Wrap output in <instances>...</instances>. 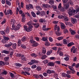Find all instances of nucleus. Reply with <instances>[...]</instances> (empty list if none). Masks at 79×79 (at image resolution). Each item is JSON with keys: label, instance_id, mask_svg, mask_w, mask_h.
<instances>
[{"label": "nucleus", "instance_id": "bb28decb", "mask_svg": "<svg viewBox=\"0 0 79 79\" xmlns=\"http://www.w3.org/2000/svg\"><path fill=\"white\" fill-rule=\"evenodd\" d=\"M47 39H48V38L47 37H44L41 39V40L46 42V41L47 40Z\"/></svg>", "mask_w": 79, "mask_h": 79}, {"label": "nucleus", "instance_id": "a19ab883", "mask_svg": "<svg viewBox=\"0 0 79 79\" xmlns=\"http://www.w3.org/2000/svg\"><path fill=\"white\" fill-rule=\"evenodd\" d=\"M50 45V44L48 42H46L45 43V46H46V47H48Z\"/></svg>", "mask_w": 79, "mask_h": 79}, {"label": "nucleus", "instance_id": "5fc2aeb1", "mask_svg": "<svg viewBox=\"0 0 79 79\" xmlns=\"http://www.w3.org/2000/svg\"><path fill=\"white\" fill-rule=\"evenodd\" d=\"M37 67V66L35 65H33L31 66V68L32 69H35Z\"/></svg>", "mask_w": 79, "mask_h": 79}, {"label": "nucleus", "instance_id": "09e8293b", "mask_svg": "<svg viewBox=\"0 0 79 79\" xmlns=\"http://www.w3.org/2000/svg\"><path fill=\"white\" fill-rule=\"evenodd\" d=\"M23 55L22 54H19L18 53H17L16 56H17V57H21Z\"/></svg>", "mask_w": 79, "mask_h": 79}, {"label": "nucleus", "instance_id": "3c124183", "mask_svg": "<svg viewBox=\"0 0 79 79\" xmlns=\"http://www.w3.org/2000/svg\"><path fill=\"white\" fill-rule=\"evenodd\" d=\"M5 64L4 63V62L0 61V66H3V65H5Z\"/></svg>", "mask_w": 79, "mask_h": 79}, {"label": "nucleus", "instance_id": "b1692460", "mask_svg": "<svg viewBox=\"0 0 79 79\" xmlns=\"http://www.w3.org/2000/svg\"><path fill=\"white\" fill-rule=\"evenodd\" d=\"M45 12L44 11H42L40 12V15L41 16H44L45 15Z\"/></svg>", "mask_w": 79, "mask_h": 79}, {"label": "nucleus", "instance_id": "4c0bfd02", "mask_svg": "<svg viewBox=\"0 0 79 79\" xmlns=\"http://www.w3.org/2000/svg\"><path fill=\"white\" fill-rule=\"evenodd\" d=\"M33 76L34 77H35L36 78H37V79L39 78L40 77H39V75L38 74H34Z\"/></svg>", "mask_w": 79, "mask_h": 79}, {"label": "nucleus", "instance_id": "338daca9", "mask_svg": "<svg viewBox=\"0 0 79 79\" xmlns=\"http://www.w3.org/2000/svg\"><path fill=\"white\" fill-rule=\"evenodd\" d=\"M26 8L27 10H30V6H29V5H27L26 6Z\"/></svg>", "mask_w": 79, "mask_h": 79}, {"label": "nucleus", "instance_id": "aec40b11", "mask_svg": "<svg viewBox=\"0 0 79 79\" xmlns=\"http://www.w3.org/2000/svg\"><path fill=\"white\" fill-rule=\"evenodd\" d=\"M77 20L76 19H72L71 21L73 24H75L77 23Z\"/></svg>", "mask_w": 79, "mask_h": 79}, {"label": "nucleus", "instance_id": "423d86ee", "mask_svg": "<svg viewBox=\"0 0 79 79\" xmlns=\"http://www.w3.org/2000/svg\"><path fill=\"white\" fill-rule=\"evenodd\" d=\"M38 61L36 60H31V62H30L28 63V64H29L30 65H32V64H34V63H38Z\"/></svg>", "mask_w": 79, "mask_h": 79}, {"label": "nucleus", "instance_id": "9d476101", "mask_svg": "<svg viewBox=\"0 0 79 79\" xmlns=\"http://www.w3.org/2000/svg\"><path fill=\"white\" fill-rule=\"evenodd\" d=\"M42 6L45 8H49L50 7V6L49 5L47 4H43Z\"/></svg>", "mask_w": 79, "mask_h": 79}, {"label": "nucleus", "instance_id": "774afa93", "mask_svg": "<svg viewBox=\"0 0 79 79\" xmlns=\"http://www.w3.org/2000/svg\"><path fill=\"white\" fill-rule=\"evenodd\" d=\"M56 46H60V47L62 46V44L59 43H56Z\"/></svg>", "mask_w": 79, "mask_h": 79}, {"label": "nucleus", "instance_id": "a18cd8bd", "mask_svg": "<svg viewBox=\"0 0 79 79\" xmlns=\"http://www.w3.org/2000/svg\"><path fill=\"white\" fill-rule=\"evenodd\" d=\"M42 69V68L39 66H38L37 67L36 70L37 71H41Z\"/></svg>", "mask_w": 79, "mask_h": 79}, {"label": "nucleus", "instance_id": "864d4df0", "mask_svg": "<svg viewBox=\"0 0 79 79\" xmlns=\"http://www.w3.org/2000/svg\"><path fill=\"white\" fill-rule=\"evenodd\" d=\"M66 74L64 73H63L62 74V77H66Z\"/></svg>", "mask_w": 79, "mask_h": 79}, {"label": "nucleus", "instance_id": "13d9d810", "mask_svg": "<svg viewBox=\"0 0 79 79\" xmlns=\"http://www.w3.org/2000/svg\"><path fill=\"white\" fill-rule=\"evenodd\" d=\"M43 75L44 77H47V76H48V74H47V73H43Z\"/></svg>", "mask_w": 79, "mask_h": 79}, {"label": "nucleus", "instance_id": "2eb2a0df", "mask_svg": "<svg viewBox=\"0 0 79 79\" xmlns=\"http://www.w3.org/2000/svg\"><path fill=\"white\" fill-rule=\"evenodd\" d=\"M46 28V26L45 25H44L43 26V31H48V30H50V28Z\"/></svg>", "mask_w": 79, "mask_h": 79}, {"label": "nucleus", "instance_id": "7c9ffc66", "mask_svg": "<svg viewBox=\"0 0 79 79\" xmlns=\"http://www.w3.org/2000/svg\"><path fill=\"white\" fill-rule=\"evenodd\" d=\"M58 18L59 19H63L64 18V16L63 15H59L58 16Z\"/></svg>", "mask_w": 79, "mask_h": 79}, {"label": "nucleus", "instance_id": "69168bd1", "mask_svg": "<svg viewBox=\"0 0 79 79\" xmlns=\"http://www.w3.org/2000/svg\"><path fill=\"white\" fill-rule=\"evenodd\" d=\"M50 60H56V58L54 57H50Z\"/></svg>", "mask_w": 79, "mask_h": 79}, {"label": "nucleus", "instance_id": "79ce46f5", "mask_svg": "<svg viewBox=\"0 0 79 79\" xmlns=\"http://www.w3.org/2000/svg\"><path fill=\"white\" fill-rule=\"evenodd\" d=\"M31 55L32 57H37V55L35 53L31 54Z\"/></svg>", "mask_w": 79, "mask_h": 79}, {"label": "nucleus", "instance_id": "a878e982", "mask_svg": "<svg viewBox=\"0 0 79 79\" xmlns=\"http://www.w3.org/2000/svg\"><path fill=\"white\" fill-rule=\"evenodd\" d=\"M3 39L6 40V42H7L8 40H10V38L8 37L4 36L3 37Z\"/></svg>", "mask_w": 79, "mask_h": 79}, {"label": "nucleus", "instance_id": "e433bc0d", "mask_svg": "<svg viewBox=\"0 0 79 79\" xmlns=\"http://www.w3.org/2000/svg\"><path fill=\"white\" fill-rule=\"evenodd\" d=\"M70 32H71V34L72 35H74L76 32L73 30H70Z\"/></svg>", "mask_w": 79, "mask_h": 79}, {"label": "nucleus", "instance_id": "473e14b6", "mask_svg": "<svg viewBox=\"0 0 79 79\" xmlns=\"http://www.w3.org/2000/svg\"><path fill=\"white\" fill-rule=\"evenodd\" d=\"M35 8L37 10H38V11H39V10H42V8H41L39 6H36L35 7Z\"/></svg>", "mask_w": 79, "mask_h": 79}, {"label": "nucleus", "instance_id": "cd10ccee", "mask_svg": "<svg viewBox=\"0 0 79 79\" xmlns=\"http://www.w3.org/2000/svg\"><path fill=\"white\" fill-rule=\"evenodd\" d=\"M39 21L40 23H43L45 22V19L41 18L39 19Z\"/></svg>", "mask_w": 79, "mask_h": 79}, {"label": "nucleus", "instance_id": "603ef678", "mask_svg": "<svg viewBox=\"0 0 79 79\" xmlns=\"http://www.w3.org/2000/svg\"><path fill=\"white\" fill-rule=\"evenodd\" d=\"M37 45H38V44H37V43H33V44L32 45V46L33 47H37Z\"/></svg>", "mask_w": 79, "mask_h": 79}, {"label": "nucleus", "instance_id": "37998d69", "mask_svg": "<svg viewBox=\"0 0 79 79\" xmlns=\"http://www.w3.org/2000/svg\"><path fill=\"white\" fill-rule=\"evenodd\" d=\"M65 24L66 25H68V26H69V25H71V23L69 22H66Z\"/></svg>", "mask_w": 79, "mask_h": 79}, {"label": "nucleus", "instance_id": "de8ad7c7", "mask_svg": "<svg viewBox=\"0 0 79 79\" xmlns=\"http://www.w3.org/2000/svg\"><path fill=\"white\" fill-rule=\"evenodd\" d=\"M21 40L23 42H24V41H26V36H24L22 39Z\"/></svg>", "mask_w": 79, "mask_h": 79}, {"label": "nucleus", "instance_id": "a211bd4d", "mask_svg": "<svg viewBox=\"0 0 79 79\" xmlns=\"http://www.w3.org/2000/svg\"><path fill=\"white\" fill-rule=\"evenodd\" d=\"M2 53H5L6 54L8 55V54H9V53H10V51H7L6 50H4L2 51Z\"/></svg>", "mask_w": 79, "mask_h": 79}, {"label": "nucleus", "instance_id": "680f3d73", "mask_svg": "<svg viewBox=\"0 0 79 79\" xmlns=\"http://www.w3.org/2000/svg\"><path fill=\"white\" fill-rule=\"evenodd\" d=\"M0 33L2 35H5V32L3 31H1Z\"/></svg>", "mask_w": 79, "mask_h": 79}, {"label": "nucleus", "instance_id": "9b49d317", "mask_svg": "<svg viewBox=\"0 0 79 79\" xmlns=\"http://www.w3.org/2000/svg\"><path fill=\"white\" fill-rule=\"evenodd\" d=\"M60 27L62 29H64L66 28V26L63 23L60 22Z\"/></svg>", "mask_w": 79, "mask_h": 79}, {"label": "nucleus", "instance_id": "f257e3e1", "mask_svg": "<svg viewBox=\"0 0 79 79\" xmlns=\"http://www.w3.org/2000/svg\"><path fill=\"white\" fill-rule=\"evenodd\" d=\"M58 8L60 11L64 12L66 10H68V9L69 8V5L65 4H64V6L62 7L61 6V3H60L58 6Z\"/></svg>", "mask_w": 79, "mask_h": 79}, {"label": "nucleus", "instance_id": "4d7b16f0", "mask_svg": "<svg viewBox=\"0 0 79 79\" xmlns=\"http://www.w3.org/2000/svg\"><path fill=\"white\" fill-rule=\"evenodd\" d=\"M43 63H44V64H46L48 63V60H45L43 61Z\"/></svg>", "mask_w": 79, "mask_h": 79}, {"label": "nucleus", "instance_id": "6e6d98bb", "mask_svg": "<svg viewBox=\"0 0 79 79\" xmlns=\"http://www.w3.org/2000/svg\"><path fill=\"white\" fill-rule=\"evenodd\" d=\"M25 21H26V18H22V21L23 23H24L25 22Z\"/></svg>", "mask_w": 79, "mask_h": 79}, {"label": "nucleus", "instance_id": "6ab92c4d", "mask_svg": "<svg viewBox=\"0 0 79 79\" xmlns=\"http://www.w3.org/2000/svg\"><path fill=\"white\" fill-rule=\"evenodd\" d=\"M63 43L64 44H67L69 42V40L64 39L63 40Z\"/></svg>", "mask_w": 79, "mask_h": 79}, {"label": "nucleus", "instance_id": "39448f33", "mask_svg": "<svg viewBox=\"0 0 79 79\" xmlns=\"http://www.w3.org/2000/svg\"><path fill=\"white\" fill-rule=\"evenodd\" d=\"M64 4V5H71L72 6H73V2H72V1H70L69 2V1L68 0H65V3L63 2Z\"/></svg>", "mask_w": 79, "mask_h": 79}, {"label": "nucleus", "instance_id": "4468645a", "mask_svg": "<svg viewBox=\"0 0 79 79\" xmlns=\"http://www.w3.org/2000/svg\"><path fill=\"white\" fill-rule=\"evenodd\" d=\"M32 24L33 26H34L35 28H36V29L40 26L39 25V23H32Z\"/></svg>", "mask_w": 79, "mask_h": 79}, {"label": "nucleus", "instance_id": "e2e57ef3", "mask_svg": "<svg viewBox=\"0 0 79 79\" xmlns=\"http://www.w3.org/2000/svg\"><path fill=\"white\" fill-rule=\"evenodd\" d=\"M21 47H22V48H23V49H25L26 48V47L25 45H23L21 44Z\"/></svg>", "mask_w": 79, "mask_h": 79}, {"label": "nucleus", "instance_id": "c756f323", "mask_svg": "<svg viewBox=\"0 0 79 79\" xmlns=\"http://www.w3.org/2000/svg\"><path fill=\"white\" fill-rule=\"evenodd\" d=\"M23 70L27 72V71H30V68H26L24 67L23 68Z\"/></svg>", "mask_w": 79, "mask_h": 79}, {"label": "nucleus", "instance_id": "7ed1b4c3", "mask_svg": "<svg viewBox=\"0 0 79 79\" xmlns=\"http://www.w3.org/2000/svg\"><path fill=\"white\" fill-rule=\"evenodd\" d=\"M27 25L29 27L27 28L26 31L29 32L32 31V28L33 27V26L32 25V21H30L27 23Z\"/></svg>", "mask_w": 79, "mask_h": 79}, {"label": "nucleus", "instance_id": "c85d7f7f", "mask_svg": "<svg viewBox=\"0 0 79 79\" xmlns=\"http://www.w3.org/2000/svg\"><path fill=\"white\" fill-rule=\"evenodd\" d=\"M74 44L73 43V42H71V43H69L67 44V46L68 47H71V46H72V45H74Z\"/></svg>", "mask_w": 79, "mask_h": 79}, {"label": "nucleus", "instance_id": "f3484780", "mask_svg": "<svg viewBox=\"0 0 79 79\" xmlns=\"http://www.w3.org/2000/svg\"><path fill=\"white\" fill-rule=\"evenodd\" d=\"M16 23V20L14 19H12L11 21V24H12V26H15V24Z\"/></svg>", "mask_w": 79, "mask_h": 79}, {"label": "nucleus", "instance_id": "f03ea898", "mask_svg": "<svg viewBox=\"0 0 79 79\" xmlns=\"http://www.w3.org/2000/svg\"><path fill=\"white\" fill-rule=\"evenodd\" d=\"M60 27L58 26L57 25H55L54 26V31L55 32V33L57 36H60L61 35V33L59 32L60 31Z\"/></svg>", "mask_w": 79, "mask_h": 79}, {"label": "nucleus", "instance_id": "ddd939ff", "mask_svg": "<svg viewBox=\"0 0 79 79\" xmlns=\"http://www.w3.org/2000/svg\"><path fill=\"white\" fill-rule=\"evenodd\" d=\"M73 66H71V67L70 66H69L68 68L70 69L71 71H72V74H74V73H75V70L73 69Z\"/></svg>", "mask_w": 79, "mask_h": 79}, {"label": "nucleus", "instance_id": "ea45409f", "mask_svg": "<svg viewBox=\"0 0 79 79\" xmlns=\"http://www.w3.org/2000/svg\"><path fill=\"white\" fill-rule=\"evenodd\" d=\"M48 3L52 5V4H53V3H54V1L53 0H50L49 1Z\"/></svg>", "mask_w": 79, "mask_h": 79}, {"label": "nucleus", "instance_id": "393cba45", "mask_svg": "<svg viewBox=\"0 0 79 79\" xmlns=\"http://www.w3.org/2000/svg\"><path fill=\"white\" fill-rule=\"evenodd\" d=\"M42 53L43 54H45L46 53V48H43L42 51Z\"/></svg>", "mask_w": 79, "mask_h": 79}, {"label": "nucleus", "instance_id": "412c9836", "mask_svg": "<svg viewBox=\"0 0 79 79\" xmlns=\"http://www.w3.org/2000/svg\"><path fill=\"white\" fill-rule=\"evenodd\" d=\"M6 32L7 34H8L10 32V27L9 26L7 27L6 30Z\"/></svg>", "mask_w": 79, "mask_h": 79}, {"label": "nucleus", "instance_id": "72a5a7b5", "mask_svg": "<svg viewBox=\"0 0 79 79\" xmlns=\"http://www.w3.org/2000/svg\"><path fill=\"white\" fill-rule=\"evenodd\" d=\"M17 45V44L16 43H15L14 44H13L12 45V48L14 49H16V46Z\"/></svg>", "mask_w": 79, "mask_h": 79}, {"label": "nucleus", "instance_id": "0e129e2a", "mask_svg": "<svg viewBox=\"0 0 79 79\" xmlns=\"http://www.w3.org/2000/svg\"><path fill=\"white\" fill-rule=\"evenodd\" d=\"M55 63L56 64H60L61 63V62H60V61H56Z\"/></svg>", "mask_w": 79, "mask_h": 79}, {"label": "nucleus", "instance_id": "f704fd0d", "mask_svg": "<svg viewBox=\"0 0 79 79\" xmlns=\"http://www.w3.org/2000/svg\"><path fill=\"white\" fill-rule=\"evenodd\" d=\"M15 65H16V66H19L20 67L23 66L22 64L19 63H16L15 64Z\"/></svg>", "mask_w": 79, "mask_h": 79}, {"label": "nucleus", "instance_id": "2f4dec72", "mask_svg": "<svg viewBox=\"0 0 79 79\" xmlns=\"http://www.w3.org/2000/svg\"><path fill=\"white\" fill-rule=\"evenodd\" d=\"M52 53V50H50L48 51L47 53V55H50L51 53Z\"/></svg>", "mask_w": 79, "mask_h": 79}, {"label": "nucleus", "instance_id": "052dcab7", "mask_svg": "<svg viewBox=\"0 0 79 79\" xmlns=\"http://www.w3.org/2000/svg\"><path fill=\"white\" fill-rule=\"evenodd\" d=\"M64 34L68 33V30L67 29H65L64 30Z\"/></svg>", "mask_w": 79, "mask_h": 79}, {"label": "nucleus", "instance_id": "20e7f679", "mask_svg": "<svg viewBox=\"0 0 79 79\" xmlns=\"http://www.w3.org/2000/svg\"><path fill=\"white\" fill-rule=\"evenodd\" d=\"M12 28H11L12 30L13 29H14L15 31H18L19 29L20 28V27H21V24H18L17 26H15V25H12Z\"/></svg>", "mask_w": 79, "mask_h": 79}, {"label": "nucleus", "instance_id": "0eeeda50", "mask_svg": "<svg viewBox=\"0 0 79 79\" xmlns=\"http://www.w3.org/2000/svg\"><path fill=\"white\" fill-rule=\"evenodd\" d=\"M13 44L12 42H10L8 44H6L4 45L5 47H6L7 48H10L11 46H12L13 45Z\"/></svg>", "mask_w": 79, "mask_h": 79}, {"label": "nucleus", "instance_id": "5701e85b", "mask_svg": "<svg viewBox=\"0 0 79 79\" xmlns=\"http://www.w3.org/2000/svg\"><path fill=\"white\" fill-rule=\"evenodd\" d=\"M21 59L23 61H26V58L25 57H24V55H22V56H21Z\"/></svg>", "mask_w": 79, "mask_h": 79}, {"label": "nucleus", "instance_id": "49530a36", "mask_svg": "<svg viewBox=\"0 0 79 79\" xmlns=\"http://www.w3.org/2000/svg\"><path fill=\"white\" fill-rule=\"evenodd\" d=\"M64 39L63 37H59L57 39L58 40H63Z\"/></svg>", "mask_w": 79, "mask_h": 79}, {"label": "nucleus", "instance_id": "bf43d9fd", "mask_svg": "<svg viewBox=\"0 0 79 79\" xmlns=\"http://www.w3.org/2000/svg\"><path fill=\"white\" fill-rule=\"evenodd\" d=\"M47 73L48 74H51V70L50 69H48L47 71Z\"/></svg>", "mask_w": 79, "mask_h": 79}, {"label": "nucleus", "instance_id": "6e6552de", "mask_svg": "<svg viewBox=\"0 0 79 79\" xmlns=\"http://www.w3.org/2000/svg\"><path fill=\"white\" fill-rule=\"evenodd\" d=\"M77 48H75L74 46L72 47L71 49V52H73V53H75L77 52Z\"/></svg>", "mask_w": 79, "mask_h": 79}, {"label": "nucleus", "instance_id": "c9c22d12", "mask_svg": "<svg viewBox=\"0 0 79 79\" xmlns=\"http://www.w3.org/2000/svg\"><path fill=\"white\" fill-rule=\"evenodd\" d=\"M31 14L32 16L34 18H35L36 17V15H35V14L34 12L32 11L31 12Z\"/></svg>", "mask_w": 79, "mask_h": 79}, {"label": "nucleus", "instance_id": "c03bdc74", "mask_svg": "<svg viewBox=\"0 0 79 79\" xmlns=\"http://www.w3.org/2000/svg\"><path fill=\"white\" fill-rule=\"evenodd\" d=\"M9 58H10L9 57H6L4 58V60L5 61H8Z\"/></svg>", "mask_w": 79, "mask_h": 79}, {"label": "nucleus", "instance_id": "58836bf2", "mask_svg": "<svg viewBox=\"0 0 79 79\" xmlns=\"http://www.w3.org/2000/svg\"><path fill=\"white\" fill-rule=\"evenodd\" d=\"M21 44V40H19L18 42V46L19 47Z\"/></svg>", "mask_w": 79, "mask_h": 79}, {"label": "nucleus", "instance_id": "8fccbe9b", "mask_svg": "<svg viewBox=\"0 0 79 79\" xmlns=\"http://www.w3.org/2000/svg\"><path fill=\"white\" fill-rule=\"evenodd\" d=\"M47 56L46 55H44V56H43L42 57H41V59H42V60H44V59H45L46 58H47Z\"/></svg>", "mask_w": 79, "mask_h": 79}, {"label": "nucleus", "instance_id": "f8f14e48", "mask_svg": "<svg viewBox=\"0 0 79 79\" xmlns=\"http://www.w3.org/2000/svg\"><path fill=\"white\" fill-rule=\"evenodd\" d=\"M47 65L48 66H55V63L50 62L48 63Z\"/></svg>", "mask_w": 79, "mask_h": 79}, {"label": "nucleus", "instance_id": "dca6fc26", "mask_svg": "<svg viewBox=\"0 0 79 79\" xmlns=\"http://www.w3.org/2000/svg\"><path fill=\"white\" fill-rule=\"evenodd\" d=\"M2 74H4V75H6L8 74V72L7 71L5 70V69H3L2 70Z\"/></svg>", "mask_w": 79, "mask_h": 79}, {"label": "nucleus", "instance_id": "4be33fe9", "mask_svg": "<svg viewBox=\"0 0 79 79\" xmlns=\"http://www.w3.org/2000/svg\"><path fill=\"white\" fill-rule=\"evenodd\" d=\"M6 5H9V6H11V2L10 1H8V0H6Z\"/></svg>", "mask_w": 79, "mask_h": 79}, {"label": "nucleus", "instance_id": "1a4fd4ad", "mask_svg": "<svg viewBox=\"0 0 79 79\" xmlns=\"http://www.w3.org/2000/svg\"><path fill=\"white\" fill-rule=\"evenodd\" d=\"M75 8L76 10H74V13L75 14H77V13L79 11V6L78 5H77L76 6Z\"/></svg>", "mask_w": 79, "mask_h": 79}]
</instances>
